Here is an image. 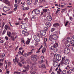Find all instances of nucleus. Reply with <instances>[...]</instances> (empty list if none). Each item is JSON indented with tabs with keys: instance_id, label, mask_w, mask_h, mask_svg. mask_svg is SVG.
<instances>
[{
	"instance_id": "aec40b11",
	"label": "nucleus",
	"mask_w": 74,
	"mask_h": 74,
	"mask_svg": "<svg viewBox=\"0 0 74 74\" xmlns=\"http://www.w3.org/2000/svg\"><path fill=\"white\" fill-rule=\"evenodd\" d=\"M47 19L48 21H52V18L51 16H49L47 17Z\"/></svg>"
},
{
	"instance_id": "f3484780",
	"label": "nucleus",
	"mask_w": 74,
	"mask_h": 74,
	"mask_svg": "<svg viewBox=\"0 0 74 74\" xmlns=\"http://www.w3.org/2000/svg\"><path fill=\"white\" fill-rule=\"evenodd\" d=\"M46 26H47L48 27H49L51 26V24L49 22H47L45 24Z\"/></svg>"
},
{
	"instance_id": "e433bc0d",
	"label": "nucleus",
	"mask_w": 74,
	"mask_h": 74,
	"mask_svg": "<svg viewBox=\"0 0 74 74\" xmlns=\"http://www.w3.org/2000/svg\"><path fill=\"white\" fill-rule=\"evenodd\" d=\"M53 52H58V49L57 48H56L55 49H54L53 50Z\"/></svg>"
},
{
	"instance_id": "3c124183",
	"label": "nucleus",
	"mask_w": 74,
	"mask_h": 74,
	"mask_svg": "<svg viewBox=\"0 0 74 74\" xmlns=\"http://www.w3.org/2000/svg\"><path fill=\"white\" fill-rule=\"evenodd\" d=\"M38 42H35V46L36 47H37V46H38Z\"/></svg>"
},
{
	"instance_id": "4468645a",
	"label": "nucleus",
	"mask_w": 74,
	"mask_h": 74,
	"mask_svg": "<svg viewBox=\"0 0 74 74\" xmlns=\"http://www.w3.org/2000/svg\"><path fill=\"white\" fill-rule=\"evenodd\" d=\"M65 45L66 47H69L70 45V43L69 42H65Z\"/></svg>"
},
{
	"instance_id": "603ef678",
	"label": "nucleus",
	"mask_w": 74,
	"mask_h": 74,
	"mask_svg": "<svg viewBox=\"0 0 74 74\" xmlns=\"http://www.w3.org/2000/svg\"><path fill=\"white\" fill-rule=\"evenodd\" d=\"M44 29L45 30H46V31H47V30H48V28H47V27H44Z\"/></svg>"
},
{
	"instance_id": "4c0bfd02",
	"label": "nucleus",
	"mask_w": 74,
	"mask_h": 74,
	"mask_svg": "<svg viewBox=\"0 0 74 74\" xmlns=\"http://www.w3.org/2000/svg\"><path fill=\"white\" fill-rule=\"evenodd\" d=\"M11 37L12 40H13V41H14L15 40V38L14 37V36H11Z\"/></svg>"
},
{
	"instance_id": "ea45409f",
	"label": "nucleus",
	"mask_w": 74,
	"mask_h": 74,
	"mask_svg": "<svg viewBox=\"0 0 74 74\" xmlns=\"http://www.w3.org/2000/svg\"><path fill=\"white\" fill-rule=\"evenodd\" d=\"M21 72H14L13 74H20Z\"/></svg>"
},
{
	"instance_id": "ddd939ff",
	"label": "nucleus",
	"mask_w": 74,
	"mask_h": 74,
	"mask_svg": "<svg viewBox=\"0 0 74 74\" xmlns=\"http://www.w3.org/2000/svg\"><path fill=\"white\" fill-rule=\"evenodd\" d=\"M21 8L22 10H23L24 11H25V10H28L29 9V7H24L23 6H22L21 7Z\"/></svg>"
},
{
	"instance_id": "49530a36",
	"label": "nucleus",
	"mask_w": 74,
	"mask_h": 74,
	"mask_svg": "<svg viewBox=\"0 0 74 74\" xmlns=\"http://www.w3.org/2000/svg\"><path fill=\"white\" fill-rule=\"evenodd\" d=\"M20 60H21V61H23L24 60V58L23 57H21L20 58Z\"/></svg>"
},
{
	"instance_id": "2eb2a0df",
	"label": "nucleus",
	"mask_w": 74,
	"mask_h": 74,
	"mask_svg": "<svg viewBox=\"0 0 74 74\" xmlns=\"http://www.w3.org/2000/svg\"><path fill=\"white\" fill-rule=\"evenodd\" d=\"M3 3H5L6 4H7L8 5H10V2L8 1V0H3Z\"/></svg>"
},
{
	"instance_id": "dca6fc26",
	"label": "nucleus",
	"mask_w": 74,
	"mask_h": 74,
	"mask_svg": "<svg viewBox=\"0 0 74 74\" xmlns=\"http://www.w3.org/2000/svg\"><path fill=\"white\" fill-rule=\"evenodd\" d=\"M30 68V66L29 65H27V66L25 68V70H24L23 71H28V70H29V68Z\"/></svg>"
},
{
	"instance_id": "a18cd8bd",
	"label": "nucleus",
	"mask_w": 74,
	"mask_h": 74,
	"mask_svg": "<svg viewBox=\"0 0 74 74\" xmlns=\"http://www.w3.org/2000/svg\"><path fill=\"white\" fill-rule=\"evenodd\" d=\"M7 70H8V69H6V74H9V73H10V71H7Z\"/></svg>"
},
{
	"instance_id": "7c9ffc66",
	"label": "nucleus",
	"mask_w": 74,
	"mask_h": 74,
	"mask_svg": "<svg viewBox=\"0 0 74 74\" xmlns=\"http://www.w3.org/2000/svg\"><path fill=\"white\" fill-rule=\"evenodd\" d=\"M33 50H34V49H32V50L31 51V52H29L27 53L28 54V56L29 55H31L32 54V53H33V52L32 51H33Z\"/></svg>"
},
{
	"instance_id": "1a4fd4ad",
	"label": "nucleus",
	"mask_w": 74,
	"mask_h": 74,
	"mask_svg": "<svg viewBox=\"0 0 74 74\" xmlns=\"http://www.w3.org/2000/svg\"><path fill=\"white\" fill-rule=\"evenodd\" d=\"M34 56H31L32 60L34 62H36L37 61V59L34 57Z\"/></svg>"
},
{
	"instance_id": "58836bf2",
	"label": "nucleus",
	"mask_w": 74,
	"mask_h": 74,
	"mask_svg": "<svg viewBox=\"0 0 74 74\" xmlns=\"http://www.w3.org/2000/svg\"><path fill=\"white\" fill-rule=\"evenodd\" d=\"M67 73V72L65 70H64L62 71V74H66Z\"/></svg>"
},
{
	"instance_id": "f03ea898",
	"label": "nucleus",
	"mask_w": 74,
	"mask_h": 74,
	"mask_svg": "<svg viewBox=\"0 0 74 74\" xmlns=\"http://www.w3.org/2000/svg\"><path fill=\"white\" fill-rule=\"evenodd\" d=\"M53 64L54 67H56L58 65V62H57L56 60L55 59H53Z\"/></svg>"
},
{
	"instance_id": "6e6d98bb",
	"label": "nucleus",
	"mask_w": 74,
	"mask_h": 74,
	"mask_svg": "<svg viewBox=\"0 0 74 74\" xmlns=\"http://www.w3.org/2000/svg\"><path fill=\"white\" fill-rule=\"evenodd\" d=\"M45 61L46 64H47V66H48V61L47 60H45Z\"/></svg>"
},
{
	"instance_id": "69168bd1",
	"label": "nucleus",
	"mask_w": 74,
	"mask_h": 74,
	"mask_svg": "<svg viewBox=\"0 0 74 74\" xmlns=\"http://www.w3.org/2000/svg\"><path fill=\"white\" fill-rule=\"evenodd\" d=\"M14 7L15 8H17V4H15L14 5Z\"/></svg>"
},
{
	"instance_id": "412c9836",
	"label": "nucleus",
	"mask_w": 74,
	"mask_h": 74,
	"mask_svg": "<svg viewBox=\"0 0 74 74\" xmlns=\"http://www.w3.org/2000/svg\"><path fill=\"white\" fill-rule=\"evenodd\" d=\"M24 52V50H22V52H21V51H19V52H18V54L19 55H20L21 56V55H23V52Z\"/></svg>"
},
{
	"instance_id": "6e6552de",
	"label": "nucleus",
	"mask_w": 74,
	"mask_h": 74,
	"mask_svg": "<svg viewBox=\"0 0 74 74\" xmlns=\"http://www.w3.org/2000/svg\"><path fill=\"white\" fill-rule=\"evenodd\" d=\"M34 38L35 41L39 42L40 41V38H37V36L36 35L34 36Z\"/></svg>"
},
{
	"instance_id": "5fc2aeb1",
	"label": "nucleus",
	"mask_w": 74,
	"mask_h": 74,
	"mask_svg": "<svg viewBox=\"0 0 74 74\" xmlns=\"http://www.w3.org/2000/svg\"><path fill=\"white\" fill-rule=\"evenodd\" d=\"M60 11V10H59L58 9H57V10L56 11V14H57L58 13V12L59 11Z\"/></svg>"
},
{
	"instance_id": "338daca9",
	"label": "nucleus",
	"mask_w": 74,
	"mask_h": 74,
	"mask_svg": "<svg viewBox=\"0 0 74 74\" xmlns=\"http://www.w3.org/2000/svg\"><path fill=\"white\" fill-rule=\"evenodd\" d=\"M40 52V51L38 50V51L36 52V53H39Z\"/></svg>"
},
{
	"instance_id": "393cba45",
	"label": "nucleus",
	"mask_w": 74,
	"mask_h": 74,
	"mask_svg": "<svg viewBox=\"0 0 74 74\" xmlns=\"http://www.w3.org/2000/svg\"><path fill=\"white\" fill-rule=\"evenodd\" d=\"M58 26H59V24L58 23H55L53 24L54 27H58Z\"/></svg>"
},
{
	"instance_id": "473e14b6",
	"label": "nucleus",
	"mask_w": 74,
	"mask_h": 74,
	"mask_svg": "<svg viewBox=\"0 0 74 74\" xmlns=\"http://www.w3.org/2000/svg\"><path fill=\"white\" fill-rule=\"evenodd\" d=\"M60 73H61V69L60 68H59L58 70L57 71L58 74H60Z\"/></svg>"
},
{
	"instance_id": "4be33fe9",
	"label": "nucleus",
	"mask_w": 74,
	"mask_h": 74,
	"mask_svg": "<svg viewBox=\"0 0 74 74\" xmlns=\"http://www.w3.org/2000/svg\"><path fill=\"white\" fill-rule=\"evenodd\" d=\"M39 68H43L44 69H45L46 68L45 65L44 64H42L41 66H39Z\"/></svg>"
},
{
	"instance_id": "052dcab7",
	"label": "nucleus",
	"mask_w": 74,
	"mask_h": 74,
	"mask_svg": "<svg viewBox=\"0 0 74 74\" xmlns=\"http://www.w3.org/2000/svg\"><path fill=\"white\" fill-rule=\"evenodd\" d=\"M32 18L33 19H36V15H34V16H33L32 17Z\"/></svg>"
},
{
	"instance_id": "09e8293b",
	"label": "nucleus",
	"mask_w": 74,
	"mask_h": 74,
	"mask_svg": "<svg viewBox=\"0 0 74 74\" xmlns=\"http://www.w3.org/2000/svg\"><path fill=\"white\" fill-rule=\"evenodd\" d=\"M18 65L20 67H22V64L19 62L18 63Z\"/></svg>"
},
{
	"instance_id": "9b49d317",
	"label": "nucleus",
	"mask_w": 74,
	"mask_h": 74,
	"mask_svg": "<svg viewBox=\"0 0 74 74\" xmlns=\"http://www.w3.org/2000/svg\"><path fill=\"white\" fill-rule=\"evenodd\" d=\"M40 33L42 36H45L46 34V32L44 30H41L40 31Z\"/></svg>"
},
{
	"instance_id": "4d7b16f0",
	"label": "nucleus",
	"mask_w": 74,
	"mask_h": 74,
	"mask_svg": "<svg viewBox=\"0 0 74 74\" xmlns=\"http://www.w3.org/2000/svg\"><path fill=\"white\" fill-rule=\"evenodd\" d=\"M1 56L2 58H4L5 56V54L3 53L1 55Z\"/></svg>"
},
{
	"instance_id": "f704fd0d",
	"label": "nucleus",
	"mask_w": 74,
	"mask_h": 74,
	"mask_svg": "<svg viewBox=\"0 0 74 74\" xmlns=\"http://www.w3.org/2000/svg\"><path fill=\"white\" fill-rule=\"evenodd\" d=\"M65 62H66V64L67 63L68 64H69L70 63V61L69 60L66 59L65 60Z\"/></svg>"
},
{
	"instance_id": "2f4dec72",
	"label": "nucleus",
	"mask_w": 74,
	"mask_h": 74,
	"mask_svg": "<svg viewBox=\"0 0 74 74\" xmlns=\"http://www.w3.org/2000/svg\"><path fill=\"white\" fill-rule=\"evenodd\" d=\"M29 34V32H26L25 34H24V36H28Z\"/></svg>"
},
{
	"instance_id": "9d476101",
	"label": "nucleus",
	"mask_w": 74,
	"mask_h": 74,
	"mask_svg": "<svg viewBox=\"0 0 74 74\" xmlns=\"http://www.w3.org/2000/svg\"><path fill=\"white\" fill-rule=\"evenodd\" d=\"M34 13L36 15H38L40 13V10H38L37 9H35L34 10Z\"/></svg>"
},
{
	"instance_id": "bf43d9fd",
	"label": "nucleus",
	"mask_w": 74,
	"mask_h": 74,
	"mask_svg": "<svg viewBox=\"0 0 74 74\" xmlns=\"http://www.w3.org/2000/svg\"><path fill=\"white\" fill-rule=\"evenodd\" d=\"M11 32H9L8 34V36L9 37H10V36L11 37Z\"/></svg>"
},
{
	"instance_id": "39448f33",
	"label": "nucleus",
	"mask_w": 74,
	"mask_h": 74,
	"mask_svg": "<svg viewBox=\"0 0 74 74\" xmlns=\"http://www.w3.org/2000/svg\"><path fill=\"white\" fill-rule=\"evenodd\" d=\"M56 58L57 60L59 61L60 60L62 59V57H61V56L60 54H57L56 55Z\"/></svg>"
},
{
	"instance_id": "20e7f679",
	"label": "nucleus",
	"mask_w": 74,
	"mask_h": 74,
	"mask_svg": "<svg viewBox=\"0 0 74 74\" xmlns=\"http://www.w3.org/2000/svg\"><path fill=\"white\" fill-rule=\"evenodd\" d=\"M56 58L57 60L59 61L60 60L62 59V57H61V56L60 54H57L56 55Z\"/></svg>"
},
{
	"instance_id": "79ce46f5",
	"label": "nucleus",
	"mask_w": 74,
	"mask_h": 74,
	"mask_svg": "<svg viewBox=\"0 0 74 74\" xmlns=\"http://www.w3.org/2000/svg\"><path fill=\"white\" fill-rule=\"evenodd\" d=\"M72 46H73L72 47V49L73 51H74V42L72 44Z\"/></svg>"
},
{
	"instance_id": "e2e57ef3",
	"label": "nucleus",
	"mask_w": 74,
	"mask_h": 74,
	"mask_svg": "<svg viewBox=\"0 0 74 74\" xmlns=\"http://www.w3.org/2000/svg\"><path fill=\"white\" fill-rule=\"evenodd\" d=\"M5 38L6 40H8V37L5 36Z\"/></svg>"
},
{
	"instance_id": "b1692460",
	"label": "nucleus",
	"mask_w": 74,
	"mask_h": 74,
	"mask_svg": "<svg viewBox=\"0 0 74 74\" xmlns=\"http://www.w3.org/2000/svg\"><path fill=\"white\" fill-rule=\"evenodd\" d=\"M30 40H31V39L27 38V40L26 42V44H27V45L29 44V43H30Z\"/></svg>"
},
{
	"instance_id": "6ab92c4d",
	"label": "nucleus",
	"mask_w": 74,
	"mask_h": 74,
	"mask_svg": "<svg viewBox=\"0 0 74 74\" xmlns=\"http://www.w3.org/2000/svg\"><path fill=\"white\" fill-rule=\"evenodd\" d=\"M32 0H27V3L28 5H30L32 4Z\"/></svg>"
},
{
	"instance_id": "37998d69",
	"label": "nucleus",
	"mask_w": 74,
	"mask_h": 74,
	"mask_svg": "<svg viewBox=\"0 0 74 74\" xmlns=\"http://www.w3.org/2000/svg\"><path fill=\"white\" fill-rule=\"evenodd\" d=\"M43 11L44 12H47V9H43Z\"/></svg>"
},
{
	"instance_id": "680f3d73",
	"label": "nucleus",
	"mask_w": 74,
	"mask_h": 74,
	"mask_svg": "<svg viewBox=\"0 0 74 74\" xmlns=\"http://www.w3.org/2000/svg\"><path fill=\"white\" fill-rule=\"evenodd\" d=\"M62 11L61 12H63L64 11H65L66 10V9H64L62 10Z\"/></svg>"
},
{
	"instance_id": "7ed1b4c3",
	"label": "nucleus",
	"mask_w": 74,
	"mask_h": 74,
	"mask_svg": "<svg viewBox=\"0 0 74 74\" xmlns=\"http://www.w3.org/2000/svg\"><path fill=\"white\" fill-rule=\"evenodd\" d=\"M3 10L4 12H7L10 10V9L7 6H5L3 8Z\"/></svg>"
},
{
	"instance_id": "a211bd4d",
	"label": "nucleus",
	"mask_w": 74,
	"mask_h": 74,
	"mask_svg": "<svg viewBox=\"0 0 74 74\" xmlns=\"http://www.w3.org/2000/svg\"><path fill=\"white\" fill-rule=\"evenodd\" d=\"M4 27H5V29L6 30H7L8 29H9V30H10L11 29V27H10V26L8 27V25H5V26Z\"/></svg>"
},
{
	"instance_id": "72a5a7b5",
	"label": "nucleus",
	"mask_w": 74,
	"mask_h": 74,
	"mask_svg": "<svg viewBox=\"0 0 74 74\" xmlns=\"http://www.w3.org/2000/svg\"><path fill=\"white\" fill-rule=\"evenodd\" d=\"M55 48V47H54V46H52L51 47H50V49L51 50V51H53V50Z\"/></svg>"
},
{
	"instance_id": "13d9d810",
	"label": "nucleus",
	"mask_w": 74,
	"mask_h": 74,
	"mask_svg": "<svg viewBox=\"0 0 74 74\" xmlns=\"http://www.w3.org/2000/svg\"><path fill=\"white\" fill-rule=\"evenodd\" d=\"M68 23H69V21H67L66 22L65 24V26H67V25H68Z\"/></svg>"
},
{
	"instance_id": "864d4df0",
	"label": "nucleus",
	"mask_w": 74,
	"mask_h": 74,
	"mask_svg": "<svg viewBox=\"0 0 74 74\" xmlns=\"http://www.w3.org/2000/svg\"><path fill=\"white\" fill-rule=\"evenodd\" d=\"M70 69V67H69V66H67L66 67V69L67 70H69V69Z\"/></svg>"
},
{
	"instance_id": "cd10ccee",
	"label": "nucleus",
	"mask_w": 74,
	"mask_h": 74,
	"mask_svg": "<svg viewBox=\"0 0 74 74\" xmlns=\"http://www.w3.org/2000/svg\"><path fill=\"white\" fill-rule=\"evenodd\" d=\"M73 72V70L72 69H70L69 71H67V73L68 74H71Z\"/></svg>"
},
{
	"instance_id": "423d86ee",
	"label": "nucleus",
	"mask_w": 74,
	"mask_h": 74,
	"mask_svg": "<svg viewBox=\"0 0 74 74\" xmlns=\"http://www.w3.org/2000/svg\"><path fill=\"white\" fill-rule=\"evenodd\" d=\"M67 42H71V44H72L73 43H74V40H71V39L69 37H68L67 38Z\"/></svg>"
},
{
	"instance_id": "c756f323",
	"label": "nucleus",
	"mask_w": 74,
	"mask_h": 74,
	"mask_svg": "<svg viewBox=\"0 0 74 74\" xmlns=\"http://www.w3.org/2000/svg\"><path fill=\"white\" fill-rule=\"evenodd\" d=\"M53 47L55 48H57L58 46V43H56L55 44L53 45Z\"/></svg>"
},
{
	"instance_id": "0e129e2a",
	"label": "nucleus",
	"mask_w": 74,
	"mask_h": 74,
	"mask_svg": "<svg viewBox=\"0 0 74 74\" xmlns=\"http://www.w3.org/2000/svg\"><path fill=\"white\" fill-rule=\"evenodd\" d=\"M66 63H67V62H66L65 61L64 62V64H65V65L68 64L67 63V64H66Z\"/></svg>"
},
{
	"instance_id": "f8f14e48",
	"label": "nucleus",
	"mask_w": 74,
	"mask_h": 74,
	"mask_svg": "<svg viewBox=\"0 0 74 74\" xmlns=\"http://www.w3.org/2000/svg\"><path fill=\"white\" fill-rule=\"evenodd\" d=\"M64 52L65 54H68L70 52V49H69L66 48L64 51Z\"/></svg>"
},
{
	"instance_id": "5701e85b",
	"label": "nucleus",
	"mask_w": 74,
	"mask_h": 74,
	"mask_svg": "<svg viewBox=\"0 0 74 74\" xmlns=\"http://www.w3.org/2000/svg\"><path fill=\"white\" fill-rule=\"evenodd\" d=\"M47 39H46V40H44V47H46V48H47Z\"/></svg>"
},
{
	"instance_id": "c85d7f7f",
	"label": "nucleus",
	"mask_w": 74,
	"mask_h": 74,
	"mask_svg": "<svg viewBox=\"0 0 74 74\" xmlns=\"http://www.w3.org/2000/svg\"><path fill=\"white\" fill-rule=\"evenodd\" d=\"M13 61L15 63L16 62H17V63H18V58H17L16 57L15 58V59H13Z\"/></svg>"
},
{
	"instance_id": "0eeeda50",
	"label": "nucleus",
	"mask_w": 74,
	"mask_h": 74,
	"mask_svg": "<svg viewBox=\"0 0 74 74\" xmlns=\"http://www.w3.org/2000/svg\"><path fill=\"white\" fill-rule=\"evenodd\" d=\"M27 24L25 23L22 24L21 27L22 29H26V28H27Z\"/></svg>"
},
{
	"instance_id": "8fccbe9b",
	"label": "nucleus",
	"mask_w": 74,
	"mask_h": 74,
	"mask_svg": "<svg viewBox=\"0 0 74 74\" xmlns=\"http://www.w3.org/2000/svg\"><path fill=\"white\" fill-rule=\"evenodd\" d=\"M55 30V28H51V32H53V31H54V30Z\"/></svg>"
},
{
	"instance_id": "f257e3e1",
	"label": "nucleus",
	"mask_w": 74,
	"mask_h": 74,
	"mask_svg": "<svg viewBox=\"0 0 74 74\" xmlns=\"http://www.w3.org/2000/svg\"><path fill=\"white\" fill-rule=\"evenodd\" d=\"M49 39L50 41H52L53 40H56L58 39V35L56 34L51 35L49 36Z\"/></svg>"
},
{
	"instance_id": "774afa93",
	"label": "nucleus",
	"mask_w": 74,
	"mask_h": 74,
	"mask_svg": "<svg viewBox=\"0 0 74 74\" xmlns=\"http://www.w3.org/2000/svg\"><path fill=\"white\" fill-rule=\"evenodd\" d=\"M1 43H3L4 42V40H1L0 41Z\"/></svg>"
},
{
	"instance_id": "a878e982",
	"label": "nucleus",
	"mask_w": 74,
	"mask_h": 74,
	"mask_svg": "<svg viewBox=\"0 0 74 74\" xmlns=\"http://www.w3.org/2000/svg\"><path fill=\"white\" fill-rule=\"evenodd\" d=\"M37 36L39 38H41L42 37V35L38 33L37 34Z\"/></svg>"
},
{
	"instance_id": "c03bdc74",
	"label": "nucleus",
	"mask_w": 74,
	"mask_h": 74,
	"mask_svg": "<svg viewBox=\"0 0 74 74\" xmlns=\"http://www.w3.org/2000/svg\"><path fill=\"white\" fill-rule=\"evenodd\" d=\"M23 56H25V57H26V56H29L28 55V54H27V53L24 54L23 55Z\"/></svg>"
},
{
	"instance_id": "de8ad7c7",
	"label": "nucleus",
	"mask_w": 74,
	"mask_h": 74,
	"mask_svg": "<svg viewBox=\"0 0 74 74\" xmlns=\"http://www.w3.org/2000/svg\"><path fill=\"white\" fill-rule=\"evenodd\" d=\"M14 12V11H10V12H8V14H12V13H13V12Z\"/></svg>"
},
{
	"instance_id": "a19ab883",
	"label": "nucleus",
	"mask_w": 74,
	"mask_h": 74,
	"mask_svg": "<svg viewBox=\"0 0 74 74\" xmlns=\"http://www.w3.org/2000/svg\"><path fill=\"white\" fill-rule=\"evenodd\" d=\"M44 62H45V61H44V60H42L40 61V64L43 63Z\"/></svg>"
},
{
	"instance_id": "bb28decb",
	"label": "nucleus",
	"mask_w": 74,
	"mask_h": 74,
	"mask_svg": "<svg viewBox=\"0 0 74 74\" xmlns=\"http://www.w3.org/2000/svg\"><path fill=\"white\" fill-rule=\"evenodd\" d=\"M27 31V29H25L23 30L22 32V34H25V33Z\"/></svg>"
},
{
	"instance_id": "c9c22d12",
	"label": "nucleus",
	"mask_w": 74,
	"mask_h": 74,
	"mask_svg": "<svg viewBox=\"0 0 74 74\" xmlns=\"http://www.w3.org/2000/svg\"><path fill=\"white\" fill-rule=\"evenodd\" d=\"M45 51H46V49L44 47L43 48L42 51V53H44V52H45Z\"/></svg>"
}]
</instances>
